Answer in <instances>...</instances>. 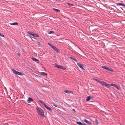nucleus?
Wrapping results in <instances>:
<instances>
[{
	"label": "nucleus",
	"mask_w": 125,
	"mask_h": 125,
	"mask_svg": "<svg viewBox=\"0 0 125 125\" xmlns=\"http://www.w3.org/2000/svg\"><path fill=\"white\" fill-rule=\"evenodd\" d=\"M36 110L39 115L43 117L45 116L43 111L41 108L39 107H37L36 108Z\"/></svg>",
	"instance_id": "f257e3e1"
},
{
	"label": "nucleus",
	"mask_w": 125,
	"mask_h": 125,
	"mask_svg": "<svg viewBox=\"0 0 125 125\" xmlns=\"http://www.w3.org/2000/svg\"><path fill=\"white\" fill-rule=\"evenodd\" d=\"M100 83L104 86H105L106 87L108 88H110V85L109 84H107L106 83L104 82V81H100Z\"/></svg>",
	"instance_id": "f03ea898"
},
{
	"label": "nucleus",
	"mask_w": 125,
	"mask_h": 125,
	"mask_svg": "<svg viewBox=\"0 0 125 125\" xmlns=\"http://www.w3.org/2000/svg\"><path fill=\"white\" fill-rule=\"evenodd\" d=\"M102 67L104 69H106L108 70V71H109L112 72H113V71L112 70L110 69L109 67H108L107 66H102Z\"/></svg>",
	"instance_id": "7ed1b4c3"
},
{
	"label": "nucleus",
	"mask_w": 125,
	"mask_h": 125,
	"mask_svg": "<svg viewBox=\"0 0 125 125\" xmlns=\"http://www.w3.org/2000/svg\"><path fill=\"white\" fill-rule=\"evenodd\" d=\"M55 66L57 68L60 69H62L63 70H65L66 69V68H65L63 67L62 66L60 65L59 66L57 64H55Z\"/></svg>",
	"instance_id": "20e7f679"
},
{
	"label": "nucleus",
	"mask_w": 125,
	"mask_h": 125,
	"mask_svg": "<svg viewBox=\"0 0 125 125\" xmlns=\"http://www.w3.org/2000/svg\"><path fill=\"white\" fill-rule=\"evenodd\" d=\"M77 64L79 67H80L81 69H82L83 70H85V69L84 68V67L82 64L79 63H77Z\"/></svg>",
	"instance_id": "39448f33"
},
{
	"label": "nucleus",
	"mask_w": 125,
	"mask_h": 125,
	"mask_svg": "<svg viewBox=\"0 0 125 125\" xmlns=\"http://www.w3.org/2000/svg\"><path fill=\"white\" fill-rule=\"evenodd\" d=\"M43 105H44L45 107L47 109L49 110L50 111H51V112L52 111V109H51L50 107H48L45 103H44V104H43Z\"/></svg>",
	"instance_id": "423d86ee"
},
{
	"label": "nucleus",
	"mask_w": 125,
	"mask_h": 125,
	"mask_svg": "<svg viewBox=\"0 0 125 125\" xmlns=\"http://www.w3.org/2000/svg\"><path fill=\"white\" fill-rule=\"evenodd\" d=\"M84 121L89 125H92V123L91 122L87 120L86 119H84Z\"/></svg>",
	"instance_id": "0eeeda50"
},
{
	"label": "nucleus",
	"mask_w": 125,
	"mask_h": 125,
	"mask_svg": "<svg viewBox=\"0 0 125 125\" xmlns=\"http://www.w3.org/2000/svg\"><path fill=\"white\" fill-rule=\"evenodd\" d=\"M33 100L31 98L29 97L28 98L27 102L28 103H30L31 102H33Z\"/></svg>",
	"instance_id": "6e6552de"
},
{
	"label": "nucleus",
	"mask_w": 125,
	"mask_h": 125,
	"mask_svg": "<svg viewBox=\"0 0 125 125\" xmlns=\"http://www.w3.org/2000/svg\"><path fill=\"white\" fill-rule=\"evenodd\" d=\"M52 49L55 51L57 53H59L60 51L55 46L53 47Z\"/></svg>",
	"instance_id": "1a4fd4ad"
},
{
	"label": "nucleus",
	"mask_w": 125,
	"mask_h": 125,
	"mask_svg": "<svg viewBox=\"0 0 125 125\" xmlns=\"http://www.w3.org/2000/svg\"><path fill=\"white\" fill-rule=\"evenodd\" d=\"M93 97L91 96H88L87 97L86 99V101H89L91 99H92Z\"/></svg>",
	"instance_id": "9d476101"
},
{
	"label": "nucleus",
	"mask_w": 125,
	"mask_h": 125,
	"mask_svg": "<svg viewBox=\"0 0 125 125\" xmlns=\"http://www.w3.org/2000/svg\"><path fill=\"white\" fill-rule=\"evenodd\" d=\"M116 4L117 6L122 5L124 6L125 8V4H122L121 3H116Z\"/></svg>",
	"instance_id": "9b49d317"
},
{
	"label": "nucleus",
	"mask_w": 125,
	"mask_h": 125,
	"mask_svg": "<svg viewBox=\"0 0 125 125\" xmlns=\"http://www.w3.org/2000/svg\"><path fill=\"white\" fill-rule=\"evenodd\" d=\"M11 70L15 74H17V73H18V72H17V71H16L15 70H14V69H11Z\"/></svg>",
	"instance_id": "f8f14e48"
},
{
	"label": "nucleus",
	"mask_w": 125,
	"mask_h": 125,
	"mask_svg": "<svg viewBox=\"0 0 125 125\" xmlns=\"http://www.w3.org/2000/svg\"><path fill=\"white\" fill-rule=\"evenodd\" d=\"M76 123L79 125H86V124H83L81 122H77Z\"/></svg>",
	"instance_id": "ddd939ff"
},
{
	"label": "nucleus",
	"mask_w": 125,
	"mask_h": 125,
	"mask_svg": "<svg viewBox=\"0 0 125 125\" xmlns=\"http://www.w3.org/2000/svg\"><path fill=\"white\" fill-rule=\"evenodd\" d=\"M17 73V75H24V74H23L22 73L20 72H18V73Z\"/></svg>",
	"instance_id": "4468645a"
},
{
	"label": "nucleus",
	"mask_w": 125,
	"mask_h": 125,
	"mask_svg": "<svg viewBox=\"0 0 125 125\" xmlns=\"http://www.w3.org/2000/svg\"><path fill=\"white\" fill-rule=\"evenodd\" d=\"M27 33L28 34H30L31 35L33 36V34H34V33L33 32H31V31H29L28 32H27Z\"/></svg>",
	"instance_id": "2eb2a0df"
},
{
	"label": "nucleus",
	"mask_w": 125,
	"mask_h": 125,
	"mask_svg": "<svg viewBox=\"0 0 125 125\" xmlns=\"http://www.w3.org/2000/svg\"><path fill=\"white\" fill-rule=\"evenodd\" d=\"M32 59L33 61H39V60L36 58H32Z\"/></svg>",
	"instance_id": "dca6fc26"
},
{
	"label": "nucleus",
	"mask_w": 125,
	"mask_h": 125,
	"mask_svg": "<svg viewBox=\"0 0 125 125\" xmlns=\"http://www.w3.org/2000/svg\"><path fill=\"white\" fill-rule=\"evenodd\" d=\"M10 24L11 25H18V23L17 22H15L13 23H10Z\"/></svg>",
	"instance_id": "f3484780"
},
{
	"label": "nucleus",
	"mask_w": 125,
	"mask_h": 125,
	"mask_svg": "<svg viewBox=\"0 0 125 125\" xmlns=\"http://www.w3.org/2000/svg\"><path fill=\"white\" fill-rule=\"evenodd\" d=\"M41 73V75H45L46 76H47V74L46 73H45L44 72H42Z\"/></svg>",
	"instance_id": "a211bd4d"
},
{
	"label": "nucleus",
	"mask_w": 125,
	"mask_h": 125,
	"mask_svg": "<svg viewBox=\"0 0 125 125\" xmlns=\"http://www.w3.org/2000/svg\"><path fill=\"white\" fill-rule=\"evenodd\" d=\"M33 36L34 37H39V35L35 33H34L33 35Z\"/></svg>",
	"instance_id": "6ab92c4d"
},
{
	"label": "nucleus",
	"mask_w": 125,
	"mask_h": 125,
	"mask_svg": "<svg viewBox=\"0 0 125 125\" xmlns=\"http://www.w3.org/2000/svg\"><path fill=\"white\" fill-rule=\"evenodd\" d=\"M94 80L95 81H97L99 83H100V81H100L98 80V79L96 78H94Z\"/></svg>",
	"instance_id": "aec40b11"
},
{
	"label": "nucleus",
	"mask_w": 125,
	"mask_h": 125,
	"mask_svg": "<svg viewBox=\"0 0 125 125\" xmlns=\"http://www.w3.org/2000/svg\"><path fill=\"white\" fill-rule=\"evenodd\" d=\"M70 58L72 60H73L75 61H76V60L74 58L72 57H70Z\"/></svg>",
	"instance_id": "412c9836"
},
{
	"label": "nucleus",
	"mask_w": 125,
	"mask_h": 125,
	"mask_svg": "<svg viewBox=\"0 0 125 125\" xmlns=\"http://www.w3.org/2000/svg\"><path fill=\"white\" fill-rule=\"evenodd\" d=\"M54 33V32L53 31H50L48 33L49 34H53Z\"/></svg>",
	"instance_id": "4be33fe9"
},
{
	"label": "nucleus",
	"mask_w": 125,
	"mask_h": 125,
	"mask_svg": "<svg viewBox=\"0 0 125 125\" xmlns=\"http://www.w3.org/2000/svg\"><path fill=\"white\" fill-rule=\"evenodd\" d=\"M64 92L65 93H67L69 94V92H70V91L68 90H64Z\"/></svg>",
	"instance_id": "5701e85b"
},
{
	"label": "nucleus",
	"mask_w": 125,
	"mask_h": 125,
	"mask_svg": "<svg viewBox=\"0 0 125 125\" xmlns=\"http://www.w3.org/2000/svg\"><path fill=\"white\" fill-rule=\"evenodd\" d=\"M53 10L55 11H56V12H60V10L58 9H55V8H54Z\"/></svg>",
	"instance_id": "b1692460"
},
{
	"label": "nucleus",
	"mask_w": 125,
	"mask_h": 125,
	"mask_svg": "<svg viewBox=\"0 0 125 125\" xmlns=\"http://www.w3.org/2000/svg\"><path fill=\"white\" fill-rule=\"evenodd\" d=\"M48 44L49 46H50L52 48H53V47L54 46H53V45H52V44L50 43H48Z\"/></svg>",
	"instance_id": "393cba45"
},
{
	"label": "nucleus",
	"mask_w": 125,
	"mask_h": 125,
	"mask_svg": "<svg viewBox=\"0 0 125 125\" xmlns=\"http://www.w3.org/2000/svg\"><path fill=\"white\" fill-rule=\"evenodd\" d=\"M118 90H119V88L118 87V86L116 84L115 85V86Z\"/></svg>",
	"instance_id": "a878e982"
},
{
	"label": "nucleus",
	"mask_w": 125,
	"mask_h": 125,
	"mask_svg": "<svg viewBox=\"0 0 125 125\" xmlns=\"http://www.w3.org/2000/svg\"><path fill=\"white\" fill-rule=\"evenodd\" d=\"M67 3V4L69 6H73L74 5H73L72 4H71L70 3Z\"/></svg>",
	"instance_id": "bb28decb"
},
{
	"label": "nucleus",
	"mask_w": 125,
	"mask_h": 125,
	"mask_svg": "<svg viewBox=\"0 0 125 125\" xmlns=\"http://www.w3.org/2000/svg\"><path fill=\"white\" fill-rule=\"evenodd\" d=\"M110 85V86L111 85L112 86H113L115 87V85L116 84H113V83H111Z\"/></svg>",
	"instance_id": "cd10ccee"
},
{
	"label": "nucleus",
	"mask_w": 125,
	"mask_h": 125,
	"mask_svg": "<svg viewBox=\"0 0 125 125\" xmlns=\"http://www.w3.org/2000/svg\"><path fill=\"white\" fill-rule=\"evenodd\" d=\"M95 122L97 124H98L99 122L98 121V120L97 119L95 120Z\"/></svg>",
	"instance_id": "c85d7f7f"
},
{
	"label": "nucleus",
	"mask_w": 125,
	"mask_h": 125,
	"mask_svg": "<svg viewBox=\"0 0 125 125\" xmlns=\"http://www.w3.org/2000/svg\"><path fill=\"white\" fill-rule=\"evenodd\" d=\"M0 36L3 37H4V35L0 32Z\"/></svg>",
	"instance_id": "c756f323"
},
{
	"label": "nucleus",
	"mask_w": 125,
	"mask_h": 125,
	"mask_svg": "<svg viewBox=\"0 0 125 125\" xmlns=\"http://www.w3.org/2000/svg\"><path fill=\"white\" fill-rule=\"evenodd\" d=\"M39 102L40 103H41L42 105H43V104H44V103H43L42 101H41V100H39Z\"/></svg>",
	"instance_id": "7c9ffc66"
},
{
	"label": "nucleus",
	"mask_w": 125,
	"mask_h": 125,
	"mask_svg": "<svg viewBox=\"0 0 125 125\" xmlns=\"http://www.w3.org/2000/svg\"><path fill=\"white\" fill-rule=\"evenodd\" d=\"M53 106H54L55 107H58V106H57V105H56L55 104H53Z\"/></svg>",
	"instance_id": "2f4dec72"
},
{
	"label": "nucleus",
	"mask_w": 125,
	"mask_h": 125,
	"mask_svg": "<svg viewBox=\"0 0 125 125\" xmlns=\"http://www.w3.org/2000/svg\"><path fill=\"white\" fill-rule=\"evenodd\" d=\"M38 45H39V46H40L41 45V44L40 42H38Z\"/></svg>",
	"instance_id": "473e14b6"
},
{
	"label": "nucleus",
	"mask_w": 125,
	"mask_h": 125,
	"mask_svg": "<svg viewBox=\"0 0 125 125\" xmlns=\"http://www.w3.org/2000/svg\"><path fill=\"white\" fill-rule=\"evenodd\" d=\"M70 93L73 94V92L72 91H70V92H69V93Z\"/></svg>",
	"instance_id": "72a5a7b5"
},
{
	"label": "nucleus",
	"mask_w": 125,
	"mask_h": 125,
	"mask_svg": "<svg viewBox=\"0 0 125 125\" xmlns=\"http://www.w3.org/2000/svg\"><path fill=\"white\" fill-rule=\"evenodd\" d=\"M17 55L18 56H20L21 55L19 53H18Z\"/></svg>",
	"instance_id": "f704fd0d"
},
{
	"label": "nucleus",
	"mask_w": 125,
	"mask_h": 125,
	"mask_svg": "<svg viewBox=\"0 0 125 125\" xmlns=\"http://www.w3.org/2000/svg\"><path fill=\"white\" fill-rule=\"evenodd\" d=\"M72 110L74 111V112H75V110L74 109H73Z\"/></svg>",
	"instance_id": "c9c22d12"
},
{
	"label": "nucleus",
	"mask_w": 125,
	"mask_h": 125,
	"mask_svg": "<svg viewBox=\"0 0 125 125\" xmlns=\"http://www.w3.org/2000/svg\"><path fill=\"white\" fill-rule=\"evenodd\" d=\"M36 62L37 63H39V62Z\"/></svg>",
	"instance_id": "e433bc0d"
}]
</instances>
